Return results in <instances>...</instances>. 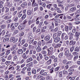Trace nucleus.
<instances>
[{
  "label": "nucleus",
  "mask_w": 80,
  "mask_h": 80,
  "mask_svg": "<svg viewBox=\"0 0 80 80\" xmlns=\"http://www.w3.org/2000/svg\"><path fill=\"white\" fill-rule=\"evenodd\" d=\"M78 58V55H77L75 56L74 57V59H73L74 61H75H75L77 60V58Z\"/></svg>",
  "instance_id": "27"
},
{
  "label": "nucleus",
  "mask_w": 80,
  "mask_h": 80,
  "mask_svg": "<svg viewBox=\"0 0 80 80\" xmlns=\"http://www.w3.org/2000/svg\"><path fill=\"white\" fill-rule=\"evenodd\" d=\"M48 55H52V53L51 52V51H48Z\"/></svg>",
  "instance_id": "61"
},
{
  "label": "nucleus",
  "mask_w": 80,
  "mask_h": 80,
  "mask_svg": "<svg viewBox=\"0 0 80 80\" xmlns=\"http://www.w3.org/2000/svg\"><path fill=\"white\" fill-rule=\"evenodd\" d=\"M41 53L42 54H43V55H45V54L47 53V52H46V51L42 50V51Z\"/></svg>",
  "instance_id": "40"
},
{
  "label": "nucleus",
  "mask_w": 80,
  "mask_h": 80,
  "mask_svg": "<svg viewBox=\"0 0 80 80\" xmlns=\"http://www.w3.org/2000/svg\"><path fill=\"white\" fill-rule=\"evenodd\" d=\"M33 61V58H32V57H30L28 59L26 60L27 63H29V62H32V61Z\"/></svg>",
  "instance_id": "7"
},
{
  "label": "nucleus",
  "mask_w": 80,
  "mask_h": 80,
  "mask_svg": "<svg viewBox=\"0 0 80 80\" xmlns=\"http://www.w3.org/2000/svg\"><path fill=\"white\" fill-rule=\"evenodd\" d=\"M10 18L8 17V16H6L3 18V19L4 20H9Z\"/></svg>",
  "instance_id": "22"
},
{
  "label": "nucleus",
  "mask_w": 80,
  "mask_h": 80,
  "mask_svg": "<svg viewBox=\"0 0 80 80\" xmlns=\"http://www.w3.org/2000/svg\"><path fill=\"white\" fill-rule=\"evenodd\" d=\"M36 50L37 52H40L42 51V48H40V47L38 46L37 48L36 49Z\"/></svg>",
  "instance_id": "18"
},
{
  "label": "nucleus",
  "mask_w": 80,
  "mask_h": 80,
  "mask_svg": "<svg viewBox=\"0 0 80 80\" xmlns=\"http://www.w3.org/2000/svg\"><path fill=\"white\" fill-rule=\"evenodd\" d=\"M28 15H31V14H32V11L29 10L27 11V12Z\"/></svg>",
  "instance_id": "26"
},
{
  "label": "nucleus",
  "mask_w": 80,
  "mask_h": 80,
  "mask_svg": "<svg viewBox=\"0 0 80 80\" xmlns=\"http://www.w3.org/2000/svg\"><path fill=\"white\" fill-rule=\"evenodd\" d=\"M73 35H74V34L72 33H71L70 34V37L69 38V39L70 40H72L73 39Z\"/></svg>",
  "instance_id": "11"
},
{
  "label": "nucleus",
  "mask_w": 80,
  "mask_h": 80,
  "mask_svg": "<svg viewBox=\"0 0 80 80\" xmlns=\"http://www.w3.org/2000/svg\"><path fill=\"white\" fill-rule=\"evenodd\" d=\"M58 4H62V2L60 1V0H57V1Z\"/></svg>",
  "instance_id": "52"
},
{
  "label": "nucleus",
  "mask_w": 80,
  "mask_h": 80,
  "mask_svg": "<svg viewBox=\"0 0 80 80\" xmlns=\"http://www.w3.org/2000/svg\"><path fill=\"white\" fill-rule=\"evenodd\" d=\"M61 45H62V44L60 43H58L56 45L55 47V48H58V47H60Z\"/></svg>",
  "instance_id": "17"
},
{
  "label": "nucleus",
  "mask_w": 80,
  "mask_h": 80,
  "mask_svg": "<svg viewBox=\"0 0 80 80\" xmlns=\"http://www.w3.org/2000/svg\"><path fill=\"white\" fill-rule=\"evenodd\" d=\"M7 41L8 42V41H9V38H8V37L5 38H4L3 40V42H6Z\"/></svg>",
  "instance_id": "10"
},
{
  "label": "nucleus",
  "mask_w": 80,
  "mask_h": 80,
  "mask_svg": "<svg viewBox=\"0 0 80 80\" xmlns=\"http://www.w3.org/2000/svg\"><path fill=\"white\" fill-rule=\"evenodd\" d=\"M41 5H42V7L44 8L46 7V4L44 2H42Z\"/></svg>",
  "instance_id": "50"
},
{
  "label": "nucleus",
  "mask_w": 80,
  "mask_h": 80,
  "mask_svg": "<svg viewBox=\"0 0 80 80\" xmlns=\"http://www.w3.org/2000/svg\"><path fill=\"white\" fill-rule=\"evenodd\" d=\"M11 58H12V55H11V54H10L8 56V58H7V60H11Z\"/></svg>",
  "instance_id": "41"
},
{
  "label": "nucleus",
  "mask_w": 80,
  "mask_h": 80,
  "mask_svg": "<svg viewBox=\"0 0 80 80\" xmlns=\"http://www.w3.org/2000/svg\"><path fill=\"white\" fill-rule=\"evenodd\" d=\"M26 16H27V15H26V14H23L22 16V20H23V19H25V18H26Z\"/></svg>",
  "instance_id": "35"
},
{
  "label": "nucleus",
  "mask_w": 80,
  "mask_h": 80,
  "mask_svg": "<svg viewBox=\"0 0 80 80\" xmlns=\"http://www.w3.org/2000/svg\"><path fill=\"white\" fill-rule=\"evenodd\" d=\"M72 54H73V55L75 56V55H78V53L77 52H74L72 53Z\"/></svg>",
  "instance_id": "48"
},
{
  "label": "nucleus",
  "mask_w": 80,
  "mask_h": 80,
  "mask_svg": "<svg viewBox=\"0 0 80 80\" xmlns=\"http://www.w3.org/2000/svg\"><path fill=\"white\" fill-rule=\"evenodd\" d=\"M65 33H63L62 34L61 37L62 39H63V38H64V37H65Z\"/></svg>",
  "instance_id": "49"
},
{
  "label": "nucleus",
  "mask_w": 80,
  "mask_h": 80,
  "mask_svg": "<svg viewBox=\"0 0 80 80\" xmlns=\"http://www.w3.org/2000/svg\"><path fill=\"white\" fill-rule=\"evenodd\" d=\"M74 51L75 52H78L80 51V49H79V47H76L75 48Z\"/></svg>",
  "instance_id": "20"
},
{
  "label": "nucleus",
  "mask_w": 80,
  "mask_h": 80,
  "mask_svg": "<svg viewBox=\"0 0 80 80\" xmlns=\"http://www.w3.org/2000/svg\"><path fill=\"white\" fill-rule=\"evenodd\" d=\"M76 32V29H74L72 31V33H75Z\"/></svg>",
  "instance_id": "58"
},
{
  "label": "nucleus",
  "mask_w": 80,
  "mask_h": 80,
  "mask_svg": "<svg viewBox=\"0 0 80 80\" xmlns=\"http://www.w3.org/2000/svg\"><path fill=\"white\" fill-rule=\"evenodd\" d=\"M80 35V32L78 31H76L74 34V37H79Z\"/></svg>",
  "instance_id": "2"
},
{
  "label": "nucleus",
  "mask_w": 80,
  "mask_h": 80,
  "mask_svg": "<svg viewBox=\"0 0 80 80\" xmlns=\"http://www.w3.org/2000/svg\"><path fill=\"white\" fill-rule=\"evenodd\" d=\"M63 64H67V60H63Z\"/></svg>",
  "instance_id": "43"
},
{
  "label": "nucleus",
  "mask_w": 80,
  "mask_h": 80,
  "mask_svg": "<svg viewBox=\"0 0 80 80\" xmlns=\"http://www.w3.org/2000/svg\"><path fill=\"white\" fill-rule=\"evenodd\" d=\"M22 58H23V59L26 60V59H27V58H28V56L26 55L25 53H23L22 55Z\"/></svg>",
  "instance_id": "8"
},
{
  "label": "nucleus",
  "mask_w": 80,
  "mask_h": 80,
  "mask_svg": "<svg viewBox=\"0 0 80 80\" xmlns=\"http://www.w3.org/2000/svg\"><path fill=\"white\" fill-rule=\"evenodd\" d=\"M11 63V62L10 61H6L5 63L7 65L9 64V63Z\"/></svg>",
  "instance_id": "54"
},
{
  "label": "nucleus",
  "mask_w": 80,
  "mask_h": 80,
  "mask_svg": "<svg viewBox=\"0 0 80 80\" xmlns=\"http://www.w3.org/2000/svg\"><path fill=\"white\" fill-rule=\"evenodd\" d=\"M50 39V36L48 35L46 37H45L44 38V40L45 41H48Z\"/></svg>",
  "instance_id": "3"
},
{
  "label": "nucleus",
  "mask_w": 80,
  "mask_h": 80,
  "mask_svg": "<svg viewBox=\"0 0 80 80\" xmlns=\"http://www.w3.org/2000/svg\"><path fill=\"white\" fill-rule=\"evenodd\" d=\"M52 62V59H50L47 62V63L48 64V65H50L51 63V62Z\"/></svg>",
  "instance_id": "31"
},
{
  "label": "nucleus",
  "mask_w": 80,
  "mask_h": 80,
  "mask_svg": "<svg viewBox=\"0 0 80 80\" xmlns=\"http://www.w3.org/2000/svg\"><path fill=\"white\" fill-rule=\"evenodd\" d=\"M27 65L28 66V67H30L31 66H32L33 65V62H31L27 64Z\"/></svg>",
  "instance_id": "33"
},
{
  "label": "nucleus",
  "mask_w": 80,
  "mask_h": 80,
  "mask_svg": "<svg viewBox=\"0 0 80 80\" xmlns=\"http://www.w3.org/2000/svg\"><path fill=\"white\" fill-rule=\"evenodd\" d=\"M74 46H72L70 48V52H72L73 51V50H74Z\"/></svg>",
  "instance_id": "29"
},
{
  "label": "nucleus",
  "mask_w": 80,
  "mask_h": 80,
  "mask_svg": "<svg viewBox=\"0 0 80 80\" xmlns=\"http://www.w3.org/2000/svg\"><path fill=\"white\" fill-rule=\"evenodd\" d=\"M25 62V59H22V60L20 61V63H24Z\"/></svg>",
  "instance_id": "47"
},
{
  "label": "nucleus",
  "mask_w": 80,
  "mask_h": 80,
  "mask_svg": "<svg viewBox=\"0 0 80 80\" xmlns=\"http://www.w3.org/2000/svg\"><path fill=\"white\" fill-rule=\"evenodd\" d=\"M64 38L66 40H68V37L67 35H66L65 36Z\"/></svg>",
  "instance_id": "60"
},
{
  "label": "nucleus",
  "mask_w": 80,
  "mask_h": 80,
  "mask_svg": "<svg viewBox=\"0 0 80 80\" xmlns=\"http://www.w3.org/2000/svg\"><path fill=\"white\" fill-rule=\"evenodd\" d=\"M59 76L60 77H62V72H60L59 74Z\"/></svg>",
  "instance_id": "53"
},
{
  "label": "nucleus",
  "mask_w": 80,
  "mask_h": 80,
  "mask_svg": "<svg viewBox=\"0 0 80 80\" xmlns=\"http://www.w3.org/2000/svg\"><path fill=\"white\" fill-rule=\"evenodd\" d=\"M63 52L60 53L59 55V57L60 58L62 57H63Z\"/></svg>",
  "instance_id": "36"
},
{
  "label": "nucleus",
  "mask_w": 80,
  "mask_h": 80,
  "mask_svg": "<svg viewBox=\"0 0 80 80\" xmlns=\"http://www.w3.org/2000/svg\"><path fill=\"white\" fill-rule=\"evenodd\" d=\"M55 56L52 55V56H49V58H51V59H52L53 60V59H54V58H55Z\"/></svg>",
  "instance_id": "55"
},
{
  "label": "nucleus",
  "mask_w": 80,
  "mask_h": 80,
  "mask_svg": "<svg viewBox=\"0 0 80 80\" xmlns=\"http://www.w3.org/2000/svg\"><path fill=\"white\" fill-rule=\"evenodd\" d=\"M53 38L54 39H55L57 38V37H58V34H57V33H54L53 34Z\"/></svg>",
  "instance_id": "13"
},
{
  "label": "nucleus",
  "mask_w": 80,
  "mask_h": 80,
  "mask_svg": "<svg viewBox=\"0 0 80 80\" xmlns=\"http://www.w3.org/2000/svg\"><path fill=\"white\" fill-rule=\"evenodd\" d=\"M76 10H77V8L75 7H73L72 8L70 9V11H71L72 12H73V11H75Z\"/></svg>",
  "instance_id": "16"
},
{
  "label": "nucleus",
  "mask_w": 80,
  "mask_h": 80,
  "mask_svg": "<svg viewBox=\"0 0 80 80\" xmlns=\"http://www.w3.org/2000/svg\"><path fill=\"white\" fill-rule=\"evenodd\" d=\"M67 18H68L69 21H72L74 20V19L72 18V17L70 16H67Z\"/></svg>",
  "instance_id": "14"
},
{
  "label": "nucleus",
  "mask_w": 80,
  "mask_h": 80,
  "mask_svg": "<svg viewBox=\"0 0 80 80\" xmlns=\"http://www.w3.org/2000/svg\"><path fill=\"white\" fill-rule=\"evenodd\" d=\"M25 40H22L21 41L20 43L21 45H23L25 43Z\"/></svg>",
  "instance_id": "30"
},
{
  "label": "nucleus",
  "mask_w": 80,
  "mask_h": 80,
  "mask_svg": "<svg viewBox=\"0 0 80 80\" xmlns=\"http://www.w3.org/2000/svg\"><path fill=\"white\" fill-rule=\"evenodd\" d=\"M32 73H33V74H36V70H33L32 71Z\"/></svg>",
  "instance_id": "57"
},
{
  "label": "nucleus",
  "mask_w": 80,
  "mask_h": 80,
  "mask_svg": "<svg viewBox=\"0 0 80 80\" xmlns=\"http://www.w3.org/2000/svg\"><path fill=\"white\" fill-rule=\"evenodd\" d=\"M8 70H14L15 68L13 67H11L8 68Z\"/></svg>",
  "instance_id": "39"
},
{
  "label": "nucleus",
  "mask_w": 80,
  "mask_h": 80,
  "mask_svg": "<svg viewBox=\"0 0 80 80\" xmlns=\"http://www.w3.org/2000/svg\"><path fill=\"white\" fill-rule=\"evenodd\" d=\"M72 67H71L70 68V69L68 70V72H73L74 70L72 69Z\"/></svg>",
  "instance_id": "46"
},
{
  "label": "nucleus",
  "mask_w": 80,
  "mask_h": 80,
  "mask_svg": "<svg viewBox=\"0 0 80 80\" xmlns=\"http://www.w3.org/2000/svg\"><path fill=\"white\" fill-rule=\"evenodd\" d=\"M64 55L66 56V57H70L71 58H73V55H72L71 53H69V51L68 50L66 51L64 53Z\"/></svg>",
  "instance_id": "1"
},
{
  "label": "nucleus",
  "mask_w": 80,
  "mask_h": 80,
  "mask_svg": "<svg viewBox=\"0 0 80 80\" xmlns=\"http://www.w3.org/2000/svg\"><path fill=\"white\" fill-rule=\"evenodd\" d=\"M49 58L47 56H46L44 58V59L45 60H48Z\"/></svg>",
  "instance_id": "62"
},
{
  "label": "nucleus",
  "mask_w": 80,
  "mask_h": 80,
  "mask_svg": "<svg viewBox=\"0 0 80 80\" xmlns=\"http://www.w3.org/2000/svg\"><path fill=\"white\" fill-rule=\"evenodd\" d=\"M55 22H57V23H60V20L59 19H55Z\"/></svg>",
  "instance_id": "34"
},
{
  "label": "nucleus",
  "mask_w": 80,
  "mask_h": 80,
  "mask_svg": "<svg viewBox=\"0 0 80 80\" xmlns=\"http://www.w3.org/2000/svg\"><path fill=\"white\" fill-rule=\"evenodd\" d=\"M63 75H67L68 73V72H67V71L64 70L63 71Z\"/></svg>",
  "instance_id": "38"
},
{
  "label": "nucleus",
  "mask_w": 80,
  "mask_h": 80,
  "mask_svg": "<svg viewBox=\"0 0 80 80\" xmlns=\"http://www.w3.org/2000/svg\"><path fill=\"white\" fill-rule=\"evenodd\" d=\"M15 40V38L13 37H12L10 39V41L11 42H13Z\"/></svg>",
  "instance_id": "19"
},
{
  "label": "nucleus",
  "mask_w": 80,
  "mask_h": 80,
  "mask_svg": "<svg viewBox=\"0 0 80 80\" xmlns=\"http://www.w3.org/2000/svg\"><path fill=\"white\" fill-rule=\"evenodd\" d=\"M23 50L22 49H19L17 51V53L18 54H22V53H23Z\"/></svg>",
  "instance_id": "6"
},
{
  "label": "nucleus",
  "mask_w": 80,
  "mask_h": 80,
  "mask_svg": "<svg viewBox=\"0 0 80 80\" xmlns=\"http://www.w3.org/2000/svg\"><path fill=\"white\" fill-rule=\"evenodd\" d=\"M15 29V26H13L11 28V30L12 31H13V30H14Z\"/></svg>",
  "instance_id": "59"
},
{
  "label": "nucleus",
  "mask_w": 80,
  "mask_h": 80,
  "mask_svg": "<svg viewBox=\"0 0 80 80\" xmlns=\"http://www.w3.org/2000/svg\"><path fill=\"white\" fill-rule=\"evenodd\" d=\"M58 7L61 8V9H62V10H63V9H64V7H63V5L61 4H58Z\"/></svg>",
  "instance_id": "21"
},
{
  "label": "nucleus",
  "mask_w": 80,
  "mask_h": 80,
  "mask_svg": "<svg viewBox=\"0 0 80 80\" xmlns=\"http://www.w3.org/2000/svg\"><path fill=\"white\" fill-rule=\"evenodd\" d=\"M69 45H73V40L70 41L69 42Z\"/></svg>",
  "instance_id": "51"
},
{
  "label": "nucleus",
  "mask_w": 80,
  "mask_h": 80,
  "mask_svg": "<svg viewBox=\"0 0 80 80\" xmlns=\"http://www.w3.org/2000/svg\"><path fill=\"white\" fill-rule=\"evenodd\" d=\"M48 48L47 46H45L42 48V50H46Z\"/></svg>",
  "instance_id": "64"
},
{
  "label": "nucleus",
  "mask_w": 80,
  "mask_h": 80,
  "mask_svg": "<svg viewBox=\"0 0 80 80\" xmlns=\"http://www.w3.org/2000/svg\"><path fill=\"white\" fill-rule=\"evenodd\" d=\"M0 8H1L3 7V4L4 3V2L2 1V0H0Z\"/></svg>",
  "instance_id": "15"
},
{
  "label": "nucleus",
  "mask_w": 80,
  "mask_h": 80,
  "mask_svg": "<svg viewBox=\"0 0 80 80\" xmlns=\"http://www.w3.org/2000/svg\"><path fill=\"white\" fill-rule=\"evenodd\" d=\"M5 13H7L9 11V8H8L7 7H6L5 8Z\"/></svg>",
  "instance_id": "37"
},
{
  "label": "nucleus",
  "mask_w": 80,
  "mask_h": 80,
  "mask_svg": "<svg viewBox=\"0 0 80 80\" xmlns=\"http://www.w3.org/2000/svg\"><path fill=\"white\" fill-rule=\"evenodd\" d=\"M1 27L2 29H4V28H5L6 27V25L4 24H2L1 26Z\"/></svg>",
  "instance_id": "25"
},
{
  "label": "nucleus",
  "mask_w": 80,
  "mask_h": 80,
  "mask_svg": "<svg viewBox=\"0 0 80 80\" xmlns=\"http://www.w3.org/2000/svg\"><path fill=\"white\" fill-rule=\"evenodd\" d=\"M60 68V67H58L55 68V71H58Z\"/></svg>",
  "instance_id": "56"
},
{
  "label": "nucleus",
  "mask_w": 80,
  "mask_h": 80,
  "mask_svg": "<svg viewBox=\"0 0 80 80\" xmlns=\"http://www.w3.org/2000/svg\"><path fill=\"white\" fill-rule=\"evenodd\" d=\"M38 61L35 60H34L33 61V63L34 65H36V64H38Z\"/></svg>",
  "instance_id": "32"
},
{
  "label": "nucleus",
  "mask_w": 80,
  "mask_h": 80,
  "mask_svg": "<svg viewBox=\"0 0 80 80\" xmlns=\"http://www.w3.org/2000/svg\"><path fill=\"white\" fill-rule=\"evenodd\" d=\"M53 70H54V68H52L51 69H50V73H52L53 72Z\"/></svg>",
  "instance_id": "45"
},
{
  "label": "nucleus",
  "mask_w": 80,
  "mask_h": 80,
  "mask_svg": "<svg viewBox=\"0 0 80 80\" xmlns=\"http://www.w3.org/2000/svg\"><path fill=\"white\" fill-rule=\"evenodd\" d=\"M12 22V20L11 19L8 20L7 21H6V22L7 23H10V22Z\"/></svg>",
  "instance_id": "63"
},
{
  "label": "nucleus",
  "mask_w": 80,
  "mask_h": 80,
  "mask_svg": "<svg viewBox=\"0 0 80 80\" xmlns=\"http://www.w3.org/2000/svg\"><path fill=\"white\" fill-rule=\"evenodd\" d=\"M4 78L5 80H8V77L7 75H5L4 76Z\"/></svg>",
  "instance_id": "24"
},
{
  "label": "nucleus",
  "mask_w": 80,
  "mask_h": 80,
  "mask_svg": "<svg viewBox=\"0 0 80 80\" xmlns=\"http://www.w3.org/2000/svg\"><path fill=\"white\" fill-rule=\"evenodd\" d=\"M68 30V26H67L65 27V31L66 32H67Z\"/></svg>",
  "instance_id": "44"
},
{
  "label": "nucleus",
  "mask_w": 80,
  "mask_h": 80,
  "mask_svg": "<svg viewBox=\"0 0 80 80\" xmlns=\"http://www.w3.org/2000/svg\"><path fill=\"white\" fill-rule=\"evenodd\" d=\"M13 61L14 62H16L17 61V55H15L13 56Z\"/></svg>",
  "instance_id": "5"
},
{
  "label": "nucleus",
  "mask_w": 80,
  "mask_h": 80,
  "mask_svg": "<svg viewBox=\"0 0 80 80\" xmlns=\"http://www.w3.org/2000/svg\"><path fill=\"white\" fill-rule=\"evenodd\" d=\"M60 40V38H57L55 39L54 40V42L55 43H58V42H59V41Z\"/></svg>",
  "instance_id": "12"
},
{
  "label": "nucleus",
  "mask_w": 80,
  "mask_h": 80,
  "mask_svg": "<svg viewBox=\"0 0 80 80\" xmlns=\"http://www.w3.org/2000/svg\"><path fill=\"white\" fill-rule=\"evenodd\" d=\"M54 23H53V22H52V26H50L49 27V29H51V31H52V30H53L54 29Z\"/></svg>",
  "instance_id": "4"
},
{
  "label": "nucleus",
  "mask_w": 80,
  "mask_h": 80,
  "mask_svg": "<svg viewBox=\"0 0 80 80\" xmlns=\"http://www.w3.org/2000/svg\"><path fill=\"white\" fill-rule=\"evenodd\" d=\"M10 50H8L7 51H6V52L5 54V56H7L9 53H10Z\"/></svg>",
  "instance_id": "28"
},
{
  "label": "nucleus",
  "mask_w": 80,
  "mask_h": 80,
  "mask_svg": "<svg viewBox=\"0 0 80 80\" xmlns=\"http://www.w3.org/2000/svg\"><path fill=\"white\" fill-rule=\"evenodd\" d=\"M32 35H30L28 37V41H30L31 39L32 38Z\"/></svg>",
  "instance_id": "23"
},
{
  "label": "nucleus",
  "mask_w": 80,
  "mask_h": 80,
  "mask_svg": "<svg viewBox=\"0 0 80 80\" xmlns=\"http://www.w3.org/2000/svg\"><path fill=\"white\" fill-rule=\"evenodd\" d=\"M38 3L39 5H42V1L41 0L38 1Z\"/></svg>",
  "instance_id": "42"
},
{
  "label": "nucleus",
  "mask_w": 80,
  "mask_h": 80,
  "mask_svg": "<svg viewBox=\"0 0 80 80\" xmlns=\"http://www.w3.org/2000/svg\"><path fill=\"white\" fill-rule=\"evenodd\" d=\"M18 28L20 30H22L24 29V28H23V26L22 25L19 26Z\"/></svg>",
  "instance_id": "9"
}]
</instances>
